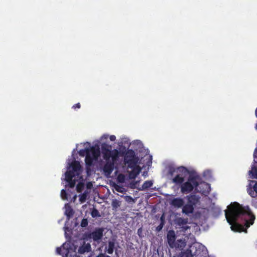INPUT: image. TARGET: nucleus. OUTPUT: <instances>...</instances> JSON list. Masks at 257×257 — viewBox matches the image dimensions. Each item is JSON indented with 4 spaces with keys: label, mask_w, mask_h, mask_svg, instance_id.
<instances>
[{
    "label": "nucleus",
    "mask_w": 257,
    "mask_h": 257,
    "mask_svg": "<svg viewBox=\"0 0 257 257\" xmlns=\"http://www.w3.org/2000/svg\"><path fill=\"white\" fill-rule=\"evenodd\" d=\"M225 214L231 229L239 232L246 233L247 229L254 223L255 219L248 206H243L236 202L230 204Z\"/></svg>",
    "instance_id": "obj_1"
},
{
    "label": "nucleus",
    "mask_w": 257,
    "mask_h": 257,
    "mask_svg": "<svg viewBox=\"0 0 257 257\" xmlns=\"http://www.w3.org/2000/svg\"><path fill=\"white\" fill-rule=\"evenodd\" d=\"M111 145L106 143L101 144V152L103 158L106 163L103 166V171L105 175L109 176L114 169V163L118 161L120 152L116 149L111 150Z\"/></svg>",
    "instance_id": "obj_2"
},
{
    "label": "nucleus",
    "mask_w": 257,
    "mask_h": 257,
    "mask_svg": "<svg viewBox=\"0 0 257 257\" xmlns=\"http://www.w3.org/2000/svg\"><path fill=\"white\" fill-rule=\"evenodd\" d=\"M187 203L184 205V200L180 197L175 198L171 201V205L176 208L182 207V212L188 215L194 212V207L199 202L200 197L195 194H190L186 197Z\"/></svg>",
    "instance_id": "obj_3"
},
{
    "label": "nucleus",
    "mask_w": 257,
    "mask_h": 257,
    "mask_svg": "<svg viewBox=\"0 0 257 257\" xmlns=\"http://www.w3.org/2000/svg\"><path fill=\"white\" fill-rule=\"evenodd\" d=\"M200 179V176L196 173L190 174L187 181L183 182L180 186L181 193L187 194L191 192L199 186L198 181Z\"/></svg>",
    "instance_id": "obj_4"
},
{
    "label": "nucleus",
    "mask_w": 257,
    "mask_h": 257,
    "mask_svg": "<svg viewBox=\"0 0 257 257\" xmlns=\"http://www.w3.org/2000/svg\"><path fill=\"white\" fill-rule=\"evenodd\" d=\"M100 150L98 147H91L90 153H88L85 157V162L86 165V171L87 175L91 173L90 167L93 165V162L98 160L100 156Z\"/></svg>",
    "instance_id": "obj_5"
},
{
    "label": "nucleus",
    "mask_w": 257,
    "mask_h": 257,
    "mask_svg": "<svg viewBox=\"0 0 257 257\" xmlns=\"http://www.w3.org/2000/svg\"><path fill=\"white\" fill-rule=\"evenodd\" d=\"M192 249L193 256L195 257H207V250L204 246L200 244H193L190 246Z\"/></svg>",
    "instance_id": "obj_6"
},
{
    "label": "nucleus",
    "mask_w": 257,
    "mask_h": 257,
    "mask_svg": "<svg viewBox=\"0 0 257 257\" xmlns=\"http://www.w3.org/2000/svg\"><path fill=\"white\" fill-rule=\"evenodd\" d=\"M104 229L103 228H97L93 232L88 233L86 237L88 238H92L94 241H98L103 236Z\"/></svg>",
    "instance_id": "obj_7"
},
{
    "label": "nucleus",
    "mask_w": 257,
    "mask_h": 257,
    "mask_svg": "<svg viewBox=\"0 0 257 257\" xmlns=\"http://www.w3.org/2000/svg\"><path fill=\"white\" fill-rule=\"evenodd\" d=\"M175 173L180 176H183L184 178H185L188 174H190L193 173L192 172H190L184 166H180L176 169L174 168L170 170V174L172 176Z\"/></svg>",
    "instance_id": "obj_8"
},
{
    "label": "nucleus",
    "mask_w": 257,
    "mask_h": 257,
    "mask_svg": "<svg viewBox=\"0 0 257 257\" xmlns=\"http://www.w3.org/2000/svg\"><path fill=\"white\" fill-rule=\"evenodd\" d=\"M135 153L132 149L128 150L124 156V161L128 165H135L136 162L135 161Z\"/></svg>",
    "instance_id": "obj_9"
},
{
    "label": "nucleus",
    "mask_w": 257,
    "mask_h": 257,
    "mask_svg": "<svg viewBox=\"0 0 257 257\" xmlns=\"http://www.w3.org/2000/svg\"><path fill=\"white\" fill-rule=\"evenodd\" d=\"M167 238L169 246L172 248H174L176 239L175 231L173 230H169L167 233Z\"/></svg>",
    "instance_id": "obj_10"
},
{
    "label": "nucleus",
    "mask_w": 257,
    "mask_h": 257,
    "mask_svg": "<svg viewBox=\"0 0 257 257\" xmlns=\"http://www.w3.org/2000/svg\"><path fill=\"white\" fill-rule=\"evenodd\" d=\"M71 167L72 168L71 171H74V173L77 175L80 173L81 167L78 161H74L72 162L71 164Z\"/></svg>",
    "instance_id": "obj_11"
},
{
    "label": "nucleus",
    "mask_w": 257,
    "mask_h": 257,
    "mask_svg": "<svg viewBox=\"0 0 257 257\" xmlns=\"http://www.w3.org/2000/svg\"><path fill=\"white\" fill-rule=\"evenodd\" d=\"M91 245L89 243H84L78 248V253L83 254L85 252H88L91 250Z\"/></svg>",
    "instance_id": "obj_12"
},
{
    "label": "nucleus",
    "mask_w": 257,
    "mask_h": 257,
    "mask_svg": "<svg viewBox=\"0 0 257 257\" xmlns=\"http://www.w3.org/2000/svg\"><path fill=\"white\" fill-rule=\"evenodd\" d=\"M174 247L179 250H182L186 246V242L184 239H178L175 243Z\"/></svg>",
    "instance_id": "obj_13"
},
{
    "label": "nucleus",
    "mask_w": 257,
    "mask_h": 257,
    "mask_svg": "<svg viewBox=\"0 0 257 257\" xmlns=\"http://www.w3.org/2000/svg\"><path fill=\"white\" fill-rule=\"evenodd\" d=\"M172 181L176 185H181L184 181V178L183 176H180L179 175H176V176L173 178Z\"/></svg>",
    "instance_id": "obj_14"
},
{
    "label": "nucleus",
    "mask_w": 257,
    "mask_h": 257,
    "mask_svg": "<svg viewBox=\"0 0 257 257\" xmlns=\"http://www.w3.org/2000/svg\"><path fill=\"white\" fill-rule=\"evenodd\" d=\"M140 171L141 169L139 167L134 168L129 174L130 178L133 179H135L139 174Z\"/></svg>",
    "instance_id": "obj_15"
},
{
    "label": "nucleus",
    "mask_w": 257,
    "mask_h": 257,
    "mask_svg": "<svg viewBox=\"0 0 257 257\" xmlns=\"http://www.w3.org/2000/svg\"><path fill=\"white\" fill-rule=\"evenodd\" d=\"M74 212L73 209L70 206H68L65 210V214L66 215L67 219H70L73 215Z\"/></svg>",
    "instance_id": "obj_16"
},
{
    "label": "nucleus",
    "mask_w": 257,
    "mask_h": 257,
    "mask_svg": "<svg viewBox=\"0 0 257 257\" xmlns=\"http://www.w3.org/2000/svg\"><path fill=\"white\" fill-rule=\"evenodd\" d=\"M76 174L74 173V171L71 170L67 171L65 173V180L71 181L75 177Z\"/></svg>",
    "instance_id": "obj_17"
},
{
    "label": "nucleus",
    "mask_w": 257,
    "mask_h": 257,
    "mask_svg": "<svg viewBox=\"0 0 257 257\" xmlns=\"http://www.w3.org/2000/svg\"><path fill=\"white\" fill-rule=\"evenodd\" d=\"M115 247V243L112 241H109L108 242V247L107 252L109 254H112Z\"/></svg>",
    "instance_id": "obj_18"
},
{
    "label": "nucleus",
    "mask_w": 257,
    "mask_h": 257,
    "mask_svg": "<svg viewBox=\"0 0 257 257\" xmlns=\"http://www.w3.org/2000/svg\"><path fill=\"white\" fill-rule=\"evenodd\" d=\"M193 253L192 249L190 247V248L187 249L186 251L182 252L181 253V257H193Z\"/></svg>",
    "instance_id": "obj_19"
},
{
    "label": "nucleus",
    "mask_w": 257,
    "mask_h": 257,
    "mask_svg": "<svg viewBox=\"0 0 257 257\" xmlns=\"http://www.w3.org/2000/svg\"><path fill=\"white\" fill-rule=\"evenodd\" d=\"M153 185V182L152 181H146L144 182L142 186V188L140 189V190H144L147 189Z\"/></svg>",
    "instance_id": "obj_20"
},
{
    "label": "nucleus",
    "mask_w": 257,
    "mask_h": 257,
    "mask_svg": "<svg viewBox=\"0 0 257 257\" xmlns=\"http://www.w3.org/2000/svg\"><path fill=\"white\" fill-rule=\"evenodd\" d=\"M91 151V147L89 148H85V149H81L79 151V154L81 157L86 156V155L88 153H90Z\"/></svg>",
    "instance_id": "obj_21"
},
{
    "label": "nucleus",
    "mask_w": 257,
    "mask_h": 257,
    "mask_svg": "<svg viewBox=\"0 0 257 257\" xmlns=\"http://www.w3.org/2000/svg\"><path fill=\"white\" fill-rule=\"evenodd\" d=\"M177 224L180 226L186 225L188 223V219L180 217L177 219Z\"/></svg>",
    "instance_id": "obj_22"
},
{
    "label": "nucleus",
    "mask_w": 257,
    "mask_h": 257,
    "mask_svg": "<svg viewBox=\"0 0 257 257\" xmlns=\"http://www.w3.org/2000/svg\"><path fill=\"white\" fill-rule=\"evenodd\" d=\"M111 205L113 209H116L120 206V202L117 199H114L112 201Z\"/></svg>",
    "instance_id": "obj_23"
},
{
    "label": "nucleus",
    "mask_w": 257,
    "mask_h": 257,
    "mask_svg": "<svg viewBox=\"0 0 257 257\" xmlns=\"http://www.w3.org/2000/svg\"><path fill=\"white\" fill-rule=\"evenodd\" d=\"M249 174L251 175L252 178L257 179V168L253 167L249 171Z\"/></svg>",
    "instance_id": "obj_24"
},
{
    "label": "nucleus",
    "mask_w": 257,
    "mask_h": 257,
    "mask_svg": "<svg viewBox=\"0 0 257 257\" xmlns=\"http://www.w3.org/2000/svg\"><path fill=\"white\" fill-rule=\"evenodd\" d=\"M91 215L93 218L100 216V214L98 210L95 208H93L92 209V210L91 212Z\"/></svg>",
    "instance_id": "obj_25"
},
{
    "label": "nucleus",
    "mask_w": 257,
    "mask_h": 257,
    "mask_svg": "<svg viewBox=\"0 0 257 257\" xmlns=\"http://www.w3.org/2000/svg\"><path fill=\"white\" fill-rule=\"evenodd\" d=\"M87 196V194L86 192L83 193L79 196V201L81 203L84 202L86 200Z\"/></svg>",
    "instance_id": "obj_26"
},
{
    "label": "nucleus",
    "mask_w": 257,
    "mask_h": 257,
    "mask_svg": "<svg viewBox=\"0 0 257 257\" xmlns=\"http://www.w3.org/2000/svg\"><path fill=\"white\" fill-rule=\"evenodd\" d=\"M61 196L62 198L64 200H67V193L65 190L62 189L61 191Z\"/></svg>",
    "instance_id": "obj_27"
},
{
    "label": "nucleus",
    "mask_w": 257,
    "mask_h": 257,
    "mask_svg": "<svg viewBox=\"0 0 257 257\" xmlns=\"http://www.w3.org/2000/svg\"><path fill=\"white\" fill-rule=\"evenodd\" d=\"M88 222L87 219L83 218L81 222V226L82 227H86L88 225Z\"/></svg>",
    "instance_id": "obj_28"
},
{
    "label": "nucleus",
    "mask_w": 257,
    "mask_h": 257,
    "mask_svg": "<svg viewBox=\"0 0 257 257\" xmlns=\"http://www.w3.org/2000/svg\"><path fill=\"white\" fill-rule=\"evenodd\" d=\"M161 223L159 225H158L157 227V230L158 231H160L162 229V228L163 227V225H164V219H163V216L161 217Z\"/></svg>",
    "instance_id": "obj_29"
},
{
    "label": "nucleus",
    "mask_w": 257,
    "mask_h": 257,
    "mask_svg": "<svg viewBox=\"0 0 257 257\" xmlns=\"http://www.w3.org/2000/svg\"><path fill=\"white\" fill-rule=\"evenodd\" d=\"M83 188V185L81 183H79L76 187V189L78 192H80L82 191V189Z\"/></svg>",
    "instance_id": "obj_30"
},
{
    "label": "nucleus",
    "mask_w": 257,
    "mask_h": 257,
    "mask_svg": "<svg viewBox=\"0 0 257 257\" xmlns=\"http://www.w3.org/2000/svg\"><path fill=\"white\" fill-rule=\"evenodd\" d=\"M67 182L69 183L70 187L73 188L75 186L76 182L74 180L72 179L71 181H67Z\"/></svg>",
    "instance_id": "obj_31"
},
{
    "label": "nucleus",
    "mask_w": 257,
    "mask_h": 257,
    "mask_svg": "<svg viewBox=\"0 0 257 257\" xmlns=\"http://www.w3.org/2000/svg\"><path fill=\"white\" fill-rule=\"evenodd\" d=\"M125 200L127 202H134L133 198L130 196H125Z\"/></svg>",
    "instance_id": "obj_32"
},
{
    "label": "nucleus",
    "mask_w": 257,
    "mask_h": 257,
    "mask_svg": "<svg viewBox=\"0 0 257 257\" xmlns=\"http://www.w3.org/2000/svg\"><path fill=\"white\" fill-rule=\"evenodd\" d=\"M81 107L80 103L79 102L74 104L72 106V108L75 109L76 108H80Z\"/></svg>",
    "instance_id": "obj_33"
},
{
    "label": "nucleus",
    "mask_w": 257,
    "mask_h": 257,
    "mask_svg": "<svg viewBox=\"0 0 257 257\" xmlns=\"http://www.w3.org/2000/svg\"><path fill=\"white\" fill-rule=\"evenodd\" d=\"M56 252L58 254H62V247H59L56 248Z\"/></svg>",
    "instance_id": "obj_34"
},
{
    "label": "nucleus",
    "mask_w": 257,
    "mask_h": 257,
    "mask_svg": "<svg viewBox=\"0 0 257 257\" xmlns=\"http://www.w3.org/2000/svg\"><path fill=\"white\" fill-rule=\"evenodd\" d=\"M96 257H110L109 255H106L104 253H99Z\"/></svg>",
    "instance_id": "obj_35"
},
{
    "label": "nucleus",
    "mask_w": 257,
    "mask_h": 257,
    "mask_svg": "<svg viewBox=\"0 0 257 257\" xmlns=\"http://www.w3.org/2000/svg\"><path fill=\"white\" fill-rule=\"evenodd\" d=\"M109 139L111 141H114L115 140L116 137L114 135H111L109 137Z\"/></svg>",
    "instance_id": "obj_36"
},
{
    "label": "nucleus",
    "mask_w": 257,
    "mask_h": 257,
    "mask_svg": "<svg viewBox=\"0 0 257 257\" xmlns=\"http://www.w3.org/2000/svg\"><path fill=\"white\" fill-rule=\"evenodd\" d=\"M253 188L254 191H255V192L256 193H257V182H256L255 183V184L253 186Z\"/></svg>",
    "instance_id": "obj_37"
},
{
    "label": "nucleus",
    "mask_w": 257,
    "mask_h": 257,
    "mask_svg": "<svg viewBox=\"0 0 257 257\" xmlns=\"http://www.w3.org/2000/svg\"><path fill=\"white\" fill-rule=\"evenodd\" d=\"M254 190L253 191H251L249 192V195L252 197H255V195H254Z\"/></svg>",
    "instance_id": "obj_38"
},
{
    "label": "nucleus",
    "mask_w": 257,
    "mask_h": 257,
    "mask_svg": "<svg viewBox=\"0 0 257 257\" xmlns=\"http://www.w3.org/2000/svg\"><path fill=\"white\" fill-rule=\"evenodd\" d=\"M121 187H117V188H116V190L119 192H121L122 193V190H121Z\"/></svg>",
    "instance_id": "obj_39"
},
{
    "label": "nucleus",
    "mask_w": 257,
    "mask_h": 257,
    "mask_svg": "<svg viewBox=\"0 0 257 257\" xmlns=\"http://www.w3.org/2000/svg\"><path fill=\"white\" fill-rule=\"evenodd\" d=\"M108 135H103L102 137H101V139H107L108 138Z\"/></svg>",
    "instance_id": "obj_40"
},
{
    "label": "nucleus",
    "mask_w": 257,
    "mask_h": 257,
    "mask_svg": "<svg viewBox=\"0 0 257 257\" xmlns=\"http://www.w3.org/2000/svg\"><path fill=\"white\" fill-rule=\"evenodd\" d=\"M182 228L183 229L186 230L188 229V228H189L190 227L188 226H183Z\"/></svg>",
    "instance_id": "obj_41"
},
{
    "label": "nucleus",
    "mask_w": 257,
    "mask_h": 257,
    "mask_svg": "<svg viewBox=\"0 0 257 257\" xmlns=\"http://www.w3.org/2000/svg\"><path fill=\"white\" fill-rule=\"evenodd\" d=\"M203 185H205V186H206V187H208V185H209V184H207V183H204V184H203Z\"/></svg>",
    "instance_id": "obj_42"
},
{
    "label": "nucleus",
    "mask_w": 257,
    "mask_h": 257,
    "mask_svg": "<svg viewBox=\"0 0 257 257\" xmlns=\"http://www.w3.org/2000/svg\"><path fill=\"white\" fill-rule=\"evenodd\" d=\"M120 177H121V175H119V176H118V179H119V180L120 181H120Z\"/></svg>",
    "instance_id": "obj_43"
},
{
    "label": "nucleus",
    "mask_w": 257,
    "mask_h": 257,
    "mask_svg": "<svg viewBox=\"0 0 257 257\" xmlns=\"http://www.w3.org/2000/svg\"><path fill=\"white\" fill-rule=\"evenodd\" d=\"M255 115L257 117V108L255 109Z\"/></svg>",
    "instance_id": "obj_44"
},
{
    "label": "nucleus",
    "mask_w": 257,
    "mask_h": 257,
    "mask_svg": "<svg viewBox=\"0 0 257 257\" xmlns=\"http://www.w3.org/2000/svg\"><path fill=\"white\" fill-rule=\"evenodd\" d=\"M122 176V181L121 182H122L123 181V176Z\"/></svg>",
    "instance_id": "obj_45"
},
{
    "label": "nucleus",
    "mask_w": 257,
    "mask_h": 257,
    "mask_svg": "<svg viewBox=\"0 0 257 257\" xmlns=\"http://www.w3.org/2000/svg\"><path fill=\"white\" fill-rule=\"evenodd\" d=\"M202 193H205V191H201Z\"/></svg>",
    "instance_id": "obj_46"
},
{
    "label": "nucleus",
    "mask_w": 257,
    "mask_h": 257,
    "mask_svg": "<svg viewBox=\"0 0 257 257\" xmlns=\"http://www.w3.org/2000/svg\"><path fill=\"white\" fill-rule=\"evenodd\" d=\"M255 151H256V152H257V149H255Z\"/></svg>",
    "instance_id": "obj_47"
}]
</instances>
